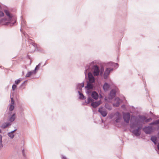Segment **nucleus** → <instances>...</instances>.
Listing matches in <instances>:
<instances>
[{"label":"nucleus","mask_w":159,"mask_h":159,"mask_svg":"<svg viewBox=\"0 0 159 159\" xmlns=\"http://www.w3.org/2000/svg\"><path fill=\"white\" fill-rule=\"evenodd\" d=\"M4 12L7 17L4 18L0 20V23L6 25L10 24L11 26L14 25L16 23V19L11 14L8 10L4 9Z\"/></svg>","instance_id":"7ed1b4c3"},{"label":"nucleus","mask_w":159,"mask_h":159,"mask_svg":"<svg viewBox=\"0 0 159 159\" xmlns=\"http://www.w3.org/2000/svg\"><path fill=\"white\" fill-rule=\"evenodd\" d=\"M159 124V119L155 120L149 124L150 125H157Z\"/></svg>","instance_id":"393cba45"},{"label":"nucleus","mask_w":159,"mask_h":159,"mask_svg":"<svg viewBox=\"0 0 159 159\" xmlns=\"http://www.w3.org/2000/svg\"><path fill=\"white\" fill-rule=\"evenodd\" d=\"M4 16V13L0 9V18L3 17Z\"/></svg>","instance_id":"72a5a7b5"},{"label":"nucleus","mask_w":159,"mask_h":159,"mask_svg":"<svg viewBox=\"0 0 159 159\" xmlns=\"http://www.w3.org/2000/svg\"><path fill=\"white\" fill-rule=\"evenodd\" d=\"M14 103V101L13 98H11V103L10 105L9 108V111H6L5 113L6 115L7 114H8L9 115H10L11 113V111H12L14 108V106L13 104Z\"/></svg>","instance_id":"0eeeda50"},{"label":"nucleus","mask_w":159,"mask_h":159,"mask_svg":"<svg viewBox=\"0 0 159 159\" xmlns=\"http://www.w3.org/2000/svg\"><path fill=\"white\" fill-rule=\"evenodd\" d=\"M105 107L106 108L109 110H111L112 109V107L111 105L108 103L105 104Z\"/></svg>","instance_id":"bb28decb"},{"label":"nucleus","mask_w":159,"mask_h":159,"mask_svg":"<svg viewBox=\"0 0 159 159\" xmlns=\"http://www.w3.org/2000/svg\"><path fill=\"white\" fill-rule=\"evenodd\" d=\"M2 136L1 134H0V147L1 148H2L3 147V145L2 143Z\"/></svg>","instance_id":"c756f323"},{"label":"nucleus","mask_w":159,"mask_h":159,"mask_svg":"<svg viewBox=\"0 0 159 159\" xmlns=\"http://www.w3.org/2000/svg\"><path fill=\"white\" fill-rule=\"evenodd\" d=\"M116 102L113 104V106L114 107H118L119 106L120 103V100L118 98H115Z\"/></svg>","instance_id":"6ab92c4d"},{"label":"nucleus","mask_w":159,"mask_h":159,"mask_svg":"<svg viewBox=\"0 0 159 159\" xmlns=\"http://www.w3.org/2000/svg\"><path fill=\"white\" fill-rule=\"evenodd\" d=\"M61 159H67V158L66 157L62 155V156Z\"/></svg>","instance_id":"c9c22d12"},{"label":"nucleus","mask_w":159,"mask_h":159,"mask_svg":"<svg viewBox=\"0 0 159 159\" xmlns=\"http://www.w3.org/2000/svg\"><path fill=\"white\" fill-rule=\"evenodd\" d=\"M24 152V150H23V153Z\"/></svg>","instance_id":"79ce46f5"},{"label":"nucleus","mask_w":159,"mask_h":159,"mask_svg":"<svg viewBox=\"0 0 159 159\" xmlns=\"http://www.w3.org/2000/svg\"><path fill=\"white\" fill-rule=\"evenodd\" d=\"M104 71L103 67L99 66L96 64L94 61L89 63L85 67L84 74L86 76L87 75L88 77V80L87 82L86 88L89 89L93 87L91 83H95V77L100 76L102 77L103 73Z\"/></svg>","instance_id":"f257e3e1"},{"label":"nucleus","mask_w":159,"mask_h":159,"mask_svg":"<svg viewBox=\"0 0 159 159\" xmlns=\"http://www.w3.org/2000/svg\"><path fill=\"white\" fill-rule=\"evenodd\" d=\"M108 64L110 66H112L116 68H117L119 66V64L118 63L112 62H109Z\"/></svg>","instance_id":"4be33fe9"},{"label":"nucleus","mask_w":159,"mask_h":159,"mask_svg":"<svg viewBox=\"0 0 159 159\" xmlns=\"http://www.w3.org/2000/svg\"><path fill=\"white\" fill-rule=\"evenodd\" d=\"M84 82H83L81 83L77 84H76V89H79L80 91L82 90V88L84 87Z\"/></svg>","instance_id":"dca6fc26"},{"label":"nucleus","mask_w":159,"mask_h":159,"mask_svg":"<svg viewBox=\"0 0 159 159\" xmlns=\"http://www.w3.org/2000/svg\"><path fill=\"white\" fill-rule=\"evenodd\" d=\"M123 118L124 121L127 123H128L130 119V113L129 112L124 113L123 114Z\"/></svg>","instance_id":"1a4fd4ad"},{"label":"nucleus","mask_w":159,"mask_h":159,"mask_svg":"<svg viewBox=\"0 0 159 159\" xmlns=\"http://www.w3.org/2000/svg\"><path fill=\"white\" fill-rule=\"evenodd\" d=\"M45 64H44L43 65V66H45Z\"/></svg>","instance_id":"a19ab883"},{"label":"nucleus","mask_w":159,"mask_h":159,"mask_svg":"<svg viewBox=\"0 0 159 159\" xmlns=\"http://www.w3.org/2000/svg\"><path fill=\"white\" fill-rule=\"evenodd\" d=\"M77 92L79 94V98L80 99L84 100L86 99V97H85L83 95V94L82 93H81L80 91H78Z\"/></svg>","instance_id":"5701e85b"},{"label":"nucleus","mask_w":159,"mask_h":159,"mask_svg":"<svg viewBox=\"0 0 159 159\" xmlns=\"http://www.w3.org/2000/svg\"><path fill=\"white\" fill-rule=\"evenodd\" d=\"M101 101H98L97 102H92L91 103V106L94 108H96L101 103Z\"/></svg>","instance_id":"2eb2a0df"},{"label":"nucleus","mask_w":159,"mask_h":159,"mask_svg":"<svg viewBox=\"0 0 159 159\" xmlns=\"http://www.w3.org/2000/svg\"><path fill=\"white\" fill-rule=\"evenodd\" d=\"M27 80L24 81V82L20 84L19 87L22 90L25 89L26 86V83L27 82Z\"/></svg>","instance_id":"b1692460"},{"label":"nucleus","mask_w":159,"mask_h":159,"mask_svg":"<svg viewBox=\"0 0 159 159\" xmlns=\"http://www.w3.org/2000/svg\"><path fill=\"white\" fill-rule=\"evenodd\" d=\"M11 125L10 122H5L1 126V128L2 129H5L9 126Z\"/></svg>","instance_id":"f3484780"},{"label":"nucleus","mask_w":159,"mask_h":159,"mask_svg":"<svg viewBox=\"0 0 159 159\" xmlns=\"http://www.w3.org/2000/svg\"><path fill=\"white\" fill-rule=\"evenodd\" d=\"M17 130V129H15L14 130H13V131H11V132L12 133V134H14V133L16 131V130Z\"/></svg>","instance_id":"e433bc0d"},{"label":"nucleus","mask_w":159,"mask_h":159,"mask_svg":"<svg viewBox=\"0 0 159 159\" xmlns=\"http://www.w3.org/2000/svg\"><path fill=\"white\" fill-rule=\"evenodd\" d=\"M115 115L116 116V117L115 118V122L116 123L120 122L121 119V114L119 112L117 111L115 113Z\"/></svg>","instance_id":"9d476101"},{"label":"nucleus","mask_w":159,"mask_h":159,"mask_svg":"<svg viewBox=\"0 0 159 159\" xmlns=\"http://www.w3.org/2000/svg\"><path fill=\"white\" fill-rule=\"evenodd\" d=\"M143 129L146 134H150L152 132V128L151 126H145Z\"/></svg>","instance_id":"6e6552de"},{"label":"nucleus","mask_w":159,"mask_h":159,"mask_svg":"<svg viewBox=\"0 0 159 159\" xmlns=\"http://www.w3.org/2000/svg\"><path fill=\"white\" fill-rule=\"evenodd\" d=\"M31 44L35 48L34 50H38V47L37 46V44L34 43H32Z\"/></svg>","instance_id":"473e14b6"},{"label":"nucleus","mask_w":159,"mask_h":159,"mask_svg":"<svg viewBox=\"0 0 159 159\" xmlns=\"http://www.w3.org/2000/svg\"><path fill=\"white\" fill-rule=\"evenodd\" d=\"M17 87L16 85L15 84H13L12 87V89L13 91H14Z\"/></svg>","instance_id":"f704fd0d"},{"label":"nucleus","mask_w":159,"mask_h":159,"mask_svg":"<svg viewBox=\"0 0 159 159\" xmlns=\"http://www.w3.org/2000/svg\"><path fill=\"white\" fill-rule=\"evenodd\" d=\"M139 117L140 120V123H144V122L148 123L152 120V118L151 117L147 118L146 117L144 116L139 115Z\"/></svg>","instance_id":"423d86ee"},{"label":"nucleus","mask_w":159,"mask_h":159,"mask_svg":"<svg viewBox=\"0 0 159 159\" xmlns=\"http://www.w3.org/2000/svg\"><path fill=\"white\" fill-rule=\"evenodd\" d=\"M91 96L93 99L95 100L97 99L99 97L98 93L95 91H93L92 92Z\"/></svg>","instance_id":"a211bd4d"},{"label":"nucleus","mask_w":159,"mask_h":159,"mask_svg":"<svg viewBox=\"0 0 159 159\" xmlns=\"http://www.w3.org/2000/svg\"><path fill=\"white\" fill-rule=\"evenodd\" d=\"M33 74H34V73L33 72V70L30 71L28 72L27 74H26L25 75V77L27 78L30 77Z\"/></svg>","instance_id":"cd10ccee"},{"label":"nucleus","mask_w":159,"mask_h":159,"mask_svg":"<svg viewBox=\"0 0 159 159\" xmlns=\"http://www.w3.org/2000/svg\"><path fill=\"white\" fill-rule=\"evenodd\" d=\"M16 114L15 113H13L11 116H10L8 120L10 121V123L13 122L15 119Z\"/></svg>","instance_id":"412c9836"},{"label":"nucleus","mask_w":159,"mask_h":159,"mask_svg":"<svg viewBox=\"0 0 159 159\" xmlns=\"http://www.w3.org/2000/svg\"><path fill=\"white\" fill-rule=\"evenodd\" d=\"M157 149L159 151V143H158L157 144Z\"/></svg>","instance_id":"4c0bfd02"},{"label":"nucleus","mask_w":159,"mask_h":159,"mask_svg":"<svg viewBox=\"0 0 159 159\" xmlns=\"http://www.w3.org/2000/svg\"><path fill=\"white\" fill-rule=\"evenodd\" d=\"M7 135L11 139H12L14 136V134H12L11 132L8 133H7Z\"/></svg>","instance_id":"2f4dec72"},{"label":"nucleus","mask_w":159,"mask_h":159,"mask_svg":"<svg viewBox=\"0 0 159 159\" xmlns=\"http://www.w3.org/2000/svg\"><path fill=\"white\" fill-rule=\"evenodd\" d=\"M98 112L101 114L103 117H105L107 115V112L106 111L103 110L102 107H100L98 109Z\"/></svg>","instance_id":"f8f14e48"},{"label":"nucleus","mask_w":159,"mask_h":159,"mask_svg":"<svg viewBox=\"0 0 159 159\" xmlns=\"http://www.w3.org/2000/svg\"><path fill=\"white\" fill-rule=\"evenodd\" d=\"M150 140L152 141L153 143L156 145L158 143V140L157 137L155 136H152L151 137Z\"/></svg>","instance_id":"aec40b11"},{"label":"nucleus","mask_w":159,"mask_h":159,"mask_svg":"<svg viewBox=\"0 0 159 159\" xmlns=\"http://www.w3.org/2000/svg\"><path fill=\"white\" fill-rule=\"evenodd\" d=\"M21 18V28L20 29V30L21 33H23V34L24 35L25 37H26V36H27L28 35L27 34H26L25 32H24L22 30V28H25V26H26V21L25 20L23 19L22 16H21L20 17Z\"/></svg>","instance_id":"39448f33"},{"label":"nucleus","mask_w":159,"mask_h":159,"mask_svg":"<svg viewBox=\"0 0 159 159\" xmlns=\"http://www.w3.org/2000/svg\"><path fill=\"white\" fill-rule=\"evenodd\" d=\"M157 137L158 139H159V132H158L157 133Z\"/></svg>","instance_id":"58836bf2"},{"label":"nucleus","mask_w":159,"mask_h":159,"mask_svg":"<svg viewBox=\"0 0 159 159\" xmlns=\"http://www.w3.org/2000/svg\"><path fill=\"white\" fill-rule=\"evenodd\" d=\"M93 99L90 97H89L88 98L87 101H86V102L87 103L89 104L91 102H93Z\"/></svg>","instance_id":"c85d7f7f"},{"label":"nucleus","mask_w":159,"mask_h":159,"mask_svg":"<svg viewBox=\"0 0 159 159\" xmlns=\"http://www.w3.org/2000/svg\"><path fill=\"white\" fill-rule=\"evenodd\" d=\"M2 132V130L1 129H0V133H1Z\"/></svg>","instance_id":"ea45409f"},{"label":"nucleus","mask_w":159,"mask_h":159,"mask_svg":"<svg viewBox=\"0 0 159 159\" xmlns=\"http://www.w3.org/2000/svg\"><path fill=\"white\" fill-rule=\"evenodd\" d=\"M114 70V69L110 67H107L103 73L102 76L104 80L107 79L109 77L111 73Z\"/></svg>","instance_id":"20e7f679"},{"label":"nucleus","mask_w":159,"mask_h":159,"mask_svg":"<svg viewBox=\"0 0 159 159\" xmlns=\"http://www.w3.org/2000/svg\"><path fill=\"white\" fill-rule=\"evenodd\" d=\"M110 84L106 82L103 86V89L105 91H108L110 88Z\"/></svg>","instance_id":"ddd939ff"},{"label":"nucleus","mask_w":159,"mask_h":159,"mask_svg":"<svg viewBox=\"0 0 159 159\" xmlns=\"http://www.w3.org/2000/svg\"><path fill=\"white\" fill-rule=\"evenodd\" d=\"M91 83V84L93 86V87L92 88L89 89L88 88H86V86H85V88L87 90L86 91V92L87 94H89L90 93V90H94L96 88V85L95 83Z\"/></svg>","instance_id":"4468645a"},{"label":"nucleus","mask_w":159,"mask_h":159,"mask_svg":"<svg viewBox=\"0 0 159 159\" xmlns=\"http://www.w3.org/2000/svg\"><path fill=\"white\" fill-rule=\"evenodd\" d=\"M22 80V79L21 78H19V79L16 80L15 81V84L16 85L18 84Z\"/></svg>","instance_id":"7c9ffc66"},{"label":"nucleus","mask_w":159,"mask_h":159,"mask_svg":"<svg viewBox=\"0 0 159 159\" xmlns=\"http://www.w3.org/2000/svg\"><path fill=\"white\" fill-rule=\"evenodd\" d=\"M41 65V63H39V64L37 65L35 69L34 70H33V72L34 73V74H36L37 72V71L39 69V67Z\"/></svg>","instance_id":"a878e982"},{"label":"nucleus","mask_w":159,"mask_h":159,"mask_svg":"<svg viewBox=\"0 0 159 159\" xmlns=\"http://www.w3.org/2000/svg\"><path fill=\"white\" fill-rule=\"evenodd\" d=\"M130 128L133 129L130 130V131L136 136H139L141 132L140 130L142 128V125L140 123V120L138 118H135L134 120L131 121Z\"/></svg>","instance_id":"f03ea898"},{"label":"nucleus","mask_w":159,"mask_h":159,"mask_svg":"<svg viewBox=\"0 0 159 159\" xmlns=\"http://www.w3.org/2000/svg\"><path fill=\"white\" fill-rule=\"evenodd\" d=\"M116 91L114 89H112L110 91L108 95V98L109 99H112L115 97L116 94Z\"/></svg>","instance_id":"9b49d317"}]
</instances>
